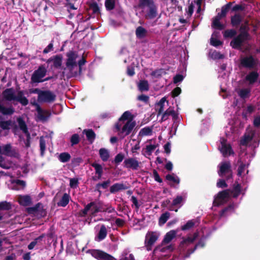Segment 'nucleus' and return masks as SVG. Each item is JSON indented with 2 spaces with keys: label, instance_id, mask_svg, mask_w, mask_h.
I'll use <instances>...</instances> for the list:
<instances>
[{
  "label": "nucleus",
  "instance_id": "nucleus-1",
  "mask_svg": "<svg viewBox=\"0 0 260 260\" xmlns=\"http://www.w3.org/2000/svg\"><path fill=\"white\" fill-rule=\"evenodd\" d=\"M4 99L7 101H16L20 103L22 106H25L28 104V99L24 96L22 90L17 92V95H15L14 89L13 88H7L2 92Z\"/></svg>",
  "mask_w": 260,
  "mask_h": 260
},
{
  "label": "nucleus",
  "instance_id": "nucleus-2",
  "mask_svg": "<svg viewBox=\"0 0 260 260\" xmlns=\"http://www.w3.org/2000/svg\"><path fill=\"white\" fill-rule=\"evenodd\" d=\"M122 123L117 122L115 124V127L117 132H119L118 135L122 138H124L125 137L129 135L134 129L136 125V122L135 121H127L126 122L121 128Z\"/></svg>",
  "mask_w": 260,
  "mask_h": 260
},
{
  "label": "nucleus",
  "instance_id": "nucleus-3",
  "mask_svg": "<svg viewBox=\"0 0 260 260\" xmlns=\"http://www.w3.org/2000/svg\"><path fill=\"white\" fill-rule=\"evenodd\" d=\"M148 7L149 10L146 15V18L153 19L157 16V7L153 0H139L138 7L139 8H143Z\"/></svg>",
  "mask_w": 260,
  "mask_h": 260
},
{
  "label": "nucleus",
  "instance_id": "nucleus-4",
  "mask_svg": "<svg viewBox=\"0 0 260 260\" xmlns=\"http://www.w3.org/2000/svg\"><path fill=\"white\" fill-rule=\"evenodd\" d=\"M240 66L246 69L253 70L257 66V60L252 55H249L241 57L240 60Z\"/></svg>",
  "mask_w": 260,
  "mask_h": 260
},
{
  "label": "nucleus",
  "instance_id": "nucleus-5",
  "mask_svg": "<svg viewBox=\"0 0 260 260\" xmlns=\"http://www.w3.org/2000/svg\"><path fill=\"white\" fill-rule=\"evenodd\" d=\"M47 72V69L44 65L40 66L38 69L32 73L30 78V82L31 83L42 82V78L46 76Z\"/></svg>",
  "mask_w": 260,
  "mask_h": 260
},
{
  "label": "nucleus",
  "instance_id": "nucleus-6",
  "mask_svg": "<svg viewBox=\"0 0 260 260\" xmlns=\"http://www.w3.org/2000/svg\"><path fill=\"white\" fill-rule=\"evenodd\" d=\"M90 210H91V215L92 216H94L97 213L100 212L99 202L93 201L87 204L83 210L79 211V216L81 217L86 216Z\"/></svg>",
  "mask_w": 260,
  "mask_h": 260
},
{
  "label": "nucleus",
  "instance_id": "nucleus-7",
  "mask_svg": "<svg viewBox=\"0 0 260 260\" xmlns=\"http://www.w3.org/2000/svg\"><path fill=\"white\" fill-rule=\"evenodd\" d=\"M219 169L218 171V175L223 177L225 174V178L227 180L232 178V171L231 170V164L230 161L221 162L219 165Z\"/></svg>",
  "mask_w": 260,
  "mask_h": 260
},
{
  "label": "nucleus",
  "instance_id": "nucleus-8",
  "mask_svg": "<svg viewBox=\"0 0 260 260\" xmlns=\"http://www.w3.org/2000/svg\"><path fill=\"white\" fill-rule=\"evenodd\" d=\"M56 95L51 90H42L40 96H38V101L40 103H51L56 100Z\"/></svg>",
  "mask_w": 260,
  "mask_h": 260
},
{
  "label": "nucleus",
  "instance_id": "nucleus-9",
  "mask_svg": "<svg viewBox=\"0 0 260 260\" xmlns=\"http://www.w3.org/2000/svg\"><path fill=\"white\" fill-rule=\"evenodd\" d=\"M250 38L246 36L245 34H239L235 36L230 42V46L233 49H239L241 48L245 41H248Z\"/></svg>",
  "mask_w": 260,
  "mask_h": 260
},
{
  "label": "nucleus",
  "instance_id": "nucleus-10",
  "mask_svg": "<svg viewBox=\"0 0 260 260\" xmlns=\"http://www.w3.org/2000/svg\"><path fill=\"white\" fill-rule=\"evenodd\" d=\"M67 57L66 64L67 68L70 70L72 71L75 67L77 66L76 59L78 57L77 53L74 51H70L66 54Z\"/></svg>",
  "mask_w": 260,
  "mask_h": 260
},
{
  "label": "nucleus",
  "instance_id": "nucleus-11",
  "mask_svg": "<svg viewBox=\"0 0 260 260\" xmlns=\"http://www.w3.org/2000/svg\"><path fill=\"white\" fill-rule=\"evenodd\" d=\"M0 154L16 158H18L20 157L18 150L15 148H12L10 144H7L3 146L2 149V152Z\"/></svg>",
  "mask_w": 260,
  "mask_h": 260
},
{
  "label": "nucleus",
  "instance_id": "nucleus-12",
  "mask_svg": "<svg viewBox=\"0 0 260 260\" xmlns=\"http://www.w3.org/2000/svg\"><path fill=\"white\" fill-rule=\"evenodd\" d=\"M63 57L61 54H57L51 56L48 58L46 62L49 64L51 62L52 64L50 66V68L52 69H60L62 66Z\"/></svg>",
  "mask_w": 260,
  "mask_h": 260
},
{
  "label": "nucleus",
  "instance_id": "nucleus-13",
  "mask_svg": "<svg viewBox=\"0 0 260 260\" xmlns=\"http://www.w3.org/2000/svg\"><path fill=\"white\" fill-rule=\"evenodd\" d=\"M31 104L36 107L37 117L40 120L46 121L51 116V112L49 111L43 110L36 102L31 103Z\"/></svg>",
  "mask_w": 260,
  "mask_h": 260
},
{
  "label": "nucleus",
  "instance_id": "nucleus-14",
  "mask_svg": "<svg viewBox=\"0 0 260 260\" xmlns=\"http://www.w3.org/2000/svg\"><path fill=\"white\" fill-rule=\"evenodd\" d=\"M91 253L93 257L98 260L115 259V258L111 255L100 250H93Z\"/></svg>",
  "mask_w": 260,
  "mask_h": 260
},
{
  "label": "nucleus",
  "instance_id": "nucleus-15",
  "mask_svg": "<svg viewBox=\"0 0 260 260\" xmlns=\"http://www.w3.org/2000/svg\"><path fill=\"white\" fill-rule=\"evenodd\" d=\"M225 17V16L221 14V12L218 13L216 16L212 18L211 27L219 30H223L225 28V25L220 22V20Z\"/></svg>",
  "mask_w": 260,
  "mask_h": 260
},
{
  "label": "nucleus",
  "instance_id": "nucleus-16",
  "mask_svg": "<svg viewBox=\"0 0 260 260\" xmlns=\"http://www.w3.org/2000/svg\"><path fill=\"white\" fill-rule=\"evenodd\" d=\"M225 17V16L221 14V12L218 13L216 16L212 18L211 27L219 30H223L225 28V25L220 22V20Z\"/></svg>",
  "mask_w": 260,
  "mask_h": 260
},
{
  "label": "nucleus",
  "instance_id": "nucleus-17",
  "mask_svg": "<svg viewBox=\"0 0 260 260\" xmlns=\"http://www.w3.org/2000/svg\"><path fill=\"white\" fill-rule=\"evenodd\" d=\"M157 239L158 236L154 232H149L147 234L145 240V245L147 250L149 251L151 249L152 246Z\"/></svg>",
  "mask_w": 260,
  "mask_h": 260
},
{
  "label": "nucleus",
  "instance_id": "nucleus-18",
  "mask_svg": "<svg viewBox=\"0 0 260 260\" xmlns=\"http://www.w3.org/2000/svg\"><path fill=\"white\" fill-rule=\"evenodd\" d=\"M140 162L135 158H126L123 162L124 167L127 169L137 170Z\"/></svg>",
  "mask_w": 260,
  "mask_h": 260
},
{
  "label": "nucleus",
  "instance_id": "nucleus-19",
  "mask_svg": "<svg viewBox=\"0 0 260 260\" xmlns=\"http://www.w3.org/2000/svg\"><path fill=\"white\" fill-rule=\"evenodd\" d=\"M226 140L224 138H222L221 140V147L220 148V151L224 156L234 154V151L232 150L231 145L229 144H226Z\"/></svg>",
  "mask_w": 260,
  "mask_h": 260
},
{
  "label": "nucleus",
  "instance_id": "nucleus-20",
  "mask_svg": "<svg viewBox=\"0 0 260 260\" xmlns=\"http://www.w3.org/2000/svg\"><path fill=\"white\" fill-rule=\"evenodd\" d=\"M108 231L105 225L102 224L101 226L100 229L95 237V240L98 242H100L104 240L107 237Z\"/></svg>",
  "mask_w": 260,
  "mask_h": 260
},
{
  "label": "nucleus",
  "instance_id": "nucleus-21",
  "mask_svg": "<svg viewBox=\"0 0 260 260\" xmlns=\"http://www.w3.org/2000/svg\"><path fill=\"white\" fill-rule=\"evenodd\" d=\"M128 188V185H126L122 183H116L110 187V192L111 193H115L121 190H126Z\"/></svg>",
  "mask_w": 260,
  "mask_h": 260
},
{
  "label": "nucleus",
  "instance_id": "nucleus-22",
  "mask_svg": "<svg viewBox=\"0 0 260 260\" xmlns=\"http://www.w3.org/2000/svg\"><path fill=\"white\" fill-rule=\"evenodd\" d=\"M242 17L239 13H235L231 17V24L233 27H237L242 21Z\"/></svg>",
  "mask_w": 260,
  "mask_h": 260
},
{
  "label": "nucleus",
  "instance_id": "nucleus-23",
  "mask_svg": "<svg viewBox=\"0 0 260 260\" xmlns=\"http://www.w3.org/2000/svg\"><path fill=\"white\" fill-rule=\"evenodd\" d=\"M241 191V185L238 182H235L233 185V188L230 189V193L233 198H236L240 195Z\"/></svg>",
  "mask_w": 260,
  "mask_h": 260
},
{
  "label": "nucleus",
  "instance_id": "nucleus-24",
  "mask_svg": "<svg viewBox=\"0 0 260 260\" xmlns=\"http://www.w3.org/2000/svg\"><path fill=\"white\" fill-rule=\"evenodd\" d=\"M177 232L175 230H171L168 232L165 236L161 244L164 245L169 243L176 235Z\"/></svg>",
  "mask_w": 260,
  "mask_h": 260
},
{
  "label": "nucleus",
  "instance_id": "nucleus-25",
  "mask_svg": "<svg viewBox=\"0 0 260 260\" xmlns=\"http://www.w3.org/2000/svg\"><path fill=\"white\" fill-rule=\"evenodd\" d=\"M259 74L256 71L250 72L245 77V80L249 82L250 84H254L258 79Z\"/></svg>",
  "mask_w": 260,
  "mask_h": 260
},
{
  "label": "nucleus",
  "instance_id": "nucleus-26",
  "mask_svg": "<svg viewBox=\"0 0 260 260\" xmlns=\"http://www.w3.org/2000/svg\"><path fill=\"white\" fill-rule=\"evenodd\" d=\"M83 133L86 135L88 141L90 144H92L96 138L94 132L92 129H85L83 130Z\"/></svg>",
  "mask_w": 260,
  "mask_h": 260
},
{
  "label": "nucleus",
  "instance_id": "nucleus-27",
  "mask_svg": "<svg viewBox=\"0 0 260 260\" xmlns=\"http://www.w3.org/2000/svg\"><path fill=\"white\" fill-rule=\"evenodd\" d=\"M18 201L19 203L23 206H27L31 203V199L28 195L19 196Z\"/></svg>",
  "mask_w": 260,
  "mask_h": 260
},
{
  "label": "nucleus",
  "instance_id": "nucleus-28",
  "mask_svg": "<svg viewBox=\"0 0 260 260\" xmlns=\"http://www.w3.org/2000/svg\"><path fill=\"white\" fill-rule=\"evenodd\" d=\"M198 235V232H195L193 233L192 236L188 237L186 238H183V240L180 243V246L184 245V244L188 245L190 244H192L197 238Z\"/></svg>",
  "mask_w": 260,
  "mask_h": 260
},
{
  "label": "nucleus",
  "instance_id": "nucleus-29",
  "mask_svg": "<svg viewBox=\"0 0 260 260\" xmlns=\"http://www.w3.org/2000/svg\"><path fill=\"white\" fill-rule=\"evenodd\" d=\"M134 115L132 114L129 111H126L124 112L119 118L118 122L120 123L121 122L124 121L125 120L134 121Z\"/></svg>",
  "mask_w": 260,
  "mask_h": 260
},
{
  "label": "nucleus",
  "instance_id": "nucleus-30",
  "mask_svg": "<svg viewBox=\"0 0 260 260\" xmlns=\"http://www.w3.org/2000/svg\"><path fill=\"white\" fill-rule=\"evenodd\" d=\"M254 137V133L251 132L247 134H245L240 141L241 145L246 146L250 142Z\"/></svg>",
  "mask_w": 260,
  "mask_h": 260
},
{
  "label": "nucleus",
  "instance_id": "nucleus-31",
  "mask_svg": "<svg viewBox=\"0 0 260 260\" xmlns=\"http://www.w3.org/2000/svg\"><path fill=\"white\" fill-rule=\"evenodd\" d=\"M237 32L235 29H227L222 31L223 37L225 39H232L236 36Z\"/></svg>",
  "mask_w": 260,
  "mask_h": 260
},
{
  "label": "nucleus",
  "instance_id": "nucleus-32",
  "mask_svg": "<svg viewBox=\"0 0 260 260\" xmlns=\"http://www.w3.org/2000/svg\"><path fill=\"white\" fill-rule=\"evenodd\" d=\"M91 166L95 169V174L98 175V179H101L103 174V168L101 165L93 162Z\"/></svg>",
  "mask_w": 260,
  "mask_h": 260
},
{
  "label": "nucleus",
  "instance_id": "nucleus-33",
  "mask_svg": "<svg viewBox=\"0 0 260 260\" xmlns=\"http://www.w3.org/2000/svg\"><path fill=\"white\" fill-rule=\"evenodd\" d=\"M111 180L108 179L107 180L104 181L102 183H99L95 185V191H98L100 194L101 193L102 191L100 190V188L102 187V188L106 189H107L109 185L111 184Z\"/></svg>",
  "mask_w": 260,
  "mask_h": 260
},
{
  "label": "nucleus",
  "instance_id": "nucleus-34",
  "mask_svg": "<svg viewBox=\"0 0 260 260\" xmlns=\"http://www.w3.org/2000/svg\"><path fill=\"white\" fill-rule=\"evenodd\" d=\"M147 34V30L141 26H138L136 29V36L139 39L145 38Z\"/></svg>",
  "mask_w": 260,
  "mask_h": 260
},
{
  "label": "nucleus",
  "instance_id": "nucleus-35",
  "mask_svg": "<svg viewBox=\"0 0 260 260\" xmlns=\"http://www.w3.org/2000/svg\"><path fill=\"white\" fill-rule=\"evenodd\" d=\"M218 34V32L214 31L210 38V44L214 47H217L223 44V42L213 37V36H217Z\"/></svg>",
  "mask_w": 260,
  "mask_h": 260
},
{
  "label": "nucleus",
  "instance_id": "nucleus-36",
  "mask_svg": "<svg viewBox=\"0 0 260 260\" xmlns=\"http://www.w3.org/2000/svg\"><path fill=\"white\" fill-rule=\"evenodd\" d=\"M70 199V195L67 193H64L60 201L58 202V206L63 207L66 206L69 203Z\"/></svg>",
  "mask_w": 260,
  "mask_h": 260
},
{
  "label": "nucleus",
  "instance_id": "nucleus-37",
  "mask_svg": "<svg viewBox=\"0 0 260 260\" xmlns=\"http://www.w3.org/2000/svg\"><path fill=\"white\" fill-rule=\"evenodd\" d=\"M17 121L18 123L19 127L20 129L25 134L28 133L29 132L28 131V128L25 123V122L23 120V119L21 117H18L17 119Z\"/></svg>",
  "mask_w": 260,
  "mask_h": 260
},
{
  "label": "nucleus",
  "instance_id": "nucleus-38",
  "mask_svg": "<svg viewBox=\"0 0 260 260\" xmlns=\"http://www.w3.org/2000/svg\"><path fill=\"white\" fill-rule=\"evenodd\" d=\"M99 155L103 161H106L110 157L109 152L104 148H101L99 150Z\"/></svg>",
  "mask_w": 260,
  "mask_h": 260
},
{
  "label": "nucleus",
  "instance_id": "nucleus-39",
  "mask_svg": "<svg viewBox=\"0 0 260 260\" xmlns=\"http://www.w3.org/2000/svg\"><path fill=\"white\" fill-rule=\"evenodd\" d=\"M138 87L139 90L141 92L148 91L149 89L148 82L146 80H140Z\"/></svg>",
  "mask_w": 260,
  "mask_h": 260
},
{
  "label": "nucleus",
  "instance_id": "nucleus-40",
  "mask_svg": "<svg viewBox=\"0 0 260 260\" xmlns=\"http://www.w3.org/2000/svg\"><path fill=\"white\" fill-rule=\"evenodd\" d=\"M230 189H225L221 191H219L217 194V200L223 201L225 199L229 198L230 196Z\"/></svg>",
  "mask_w": 260,
  "mask_h": 260
},
{
  "label": "nucleus",
  "instance_id": "nucleus-41",
  "mask_svg": "<svg viewBox=\"0 0 260 260\" xmlns=\"http://www.w3.org/2000/svg\"><path fill=\"white\" fill-rule=\"evenodd\" d=\"M165 179L168 181L172 182L177 184H179L180 183L179 178L174 173L172 174H167L166 176Z\"/></svg>",
  "mask_w": 260,
  "mask_h": 260
},
{
  "label": "nucleus",
  "instance_id": "nucleus-42",
  "mask_svg": "<svg viewBox=\"0 0 260 260\" xmlns=\"http://www.w3.org/2000/svg\"><path fill=\"white\" fill-rule=\"evenodd\" d=\"M71 158V156L68 152H62L61 153L59 156V160L63 163L68 162Z\"/></svg>",
  "mask_w": 260,
  "mask_h": 260
},
{
  "label": "nucleus",
  "instance_id": "nucleus-43",
  "mask_svg": "<svg viewBox=\"0 0 260 260\" xmlns=\"http://www.w3.org/2000/svg\"><path fill=\"white\" fill-rule=\"evenodd\" d=\"M45 237V234H42L38 237L36 238L34 241L31 242L28 245V249L29 250L32 249L38 242L42 241L43 239Z\"/></svg>",
  "mask_w": 260,
  "mask_h": 260
},
{
  "label": "nucleus",
  "instance_id": "nucleus-44",
  "mask_svg": "<svg viewBox=\"0 0 260 260\" xmlns=\"http://www.w3.org/2000/svg\"><path fill=\"white\" fill-rule=\"evenodd\" d=\"M152 133V128L149 126L145 127L142 128L139 133V135L140 136H150Z\"/></svg>",
  "mask_w": 260,
  "mask_h": 260
},
{
  "label": "nucleus",
  "instance_id": "nucleus-45",
  "mask_svg": "<svg viewBox=\"0 0 260 260\" xmlns=\"http://www.w3.org/2000/svg\"><path fill=\"white\" fill-rule=\"evenodd\" d=\"M40 155L42 157L44 156L46 150V141L43 137H41L39 140Z\"/></svg>",
  "mask_w": 260,
  "mask_h": 260
},
{
  "label": "nucleus",
  "instance_id": "nucleus-46",
  "mask_svg": "<svg viewBox=\"0 0 260 260\" xmlns=\"http://www.w3.org/2000/svg\"><path fill=\"white\" fill-rule=\"evenodd\" d=\"M250 93V90L248 88H244L241 89L238 92V95L239 96L243 99H245L249 97Z\"/></svg>",
  "mask_w": 260,
  "mask_h": 260
},
{
  "label": "nucleus",
  "instance_id": "nucleus-47",
  "mask_svg": "<svg viewBox=\"0 0 260 260\" xmlns=\"http://www.w3.org/2000/svg\"><path fill=\"white\" fill-rule=\"evenodd\" d=\"M249 26H248L246 24H241L239 28V34H245L246 36L249 38H250V35L249 33Z\"/></svg>",
  "mask_w": 260,
  "mask_h": 260
},
{
  "label": "nucleus",
  "instance_id": "nucleus-48",
  "mask_svg": "<svg viewBox=\"0 0 260 260\" xmlns=\"http://www.w3.org/2000/svg\"><path fill=\"white\" fill-rule=\"evenodd\" d=\"M105 6L107 11L113 10L115 7V0H106Z\"/></svg>",
  "mask_w": 260,
  "mask_h": 260
},
{
  "label": "nucleus",
  "instance_id": "nucleus-49",
  "mask_svg": "<svg viewBox=\"0 0 260 260\" xmlns=\"http://www.w3.org/2000/svg\"><path fill=\"white\" fill-rule=\"evenodd\" d=\"M209 55L211 58L214 60L222 59L224 57L223 54H221L219 52L216 50L210 52Z\"/></svg>",
  "mask_w": 260,
  "mask_h": 260
},
{
  "label": "nucleus",
  "instance_id": "nucleus-50",
  "mask_svg": "<svg viewBox=\"0 0 260 260\" xmlns=\"http://www.w3.org/2000/svg\"><path fill=\"white\" fill-rule=\"evenodd\" d=\"M41 206L42 204L38 203L35 206L28 208L27 211L29 214H34L35 216Z\"/></svg>",
  "mask_w": 260,
  "mask_h": 260
},
{
  "label": "nucleus",
  "instance_id": "nucleus-51",
  "mask_svg": "<svg viewBox=\"0 0 260 260\" xmlns=\"http://www.w3.org/2000/svg\"><path fill=\"white\" fill-rule=\"evenodd\" d=\"M167 101L166 98L163 97L160 99L159 102L157 103L158 106H159V108L158 110L157 115L161 114L164 110V105L165 102Z\"/></svg>",
  "mask_w": 260,
  "mask_h": 260
},
{
  "label": "nucleus",
  "instance_id": "nucleus-52",
  "mask_svg": "<svg viewBox=\"0 0 260 260\" xmlns=\"http://www.w3.org/2000/svg\"><path fill=\"white\" fill-rule=\"evenodd\" d=\"M183 201V198L181 196H178L176 197V198H175L172 204L171 205V206L170 208V210H174L173 207L175 206H177L179 204H180Z\"/></svg>",
  "mask_w": 260,
  "mask_h": 260
},
{
  "label": "nucleus",
  "instance_id": "nucleus-53",
  "mask_svg": "<svg viewBox=\"0 0 260 260\" xmlns=\"http://www.w3.org/2000/svg\"><path fill=\"white\" fill-rule=\"evenodd\" d=\"M124 158V155L122 153H118L114 158V159L112 161V162H114L116 164V165H118L122 161L123 159Z\"/></svg>",
  "mask_w": 260,
  "mask_h": 260
},
{
  "label": "nucleus",
  "instance_id": "nucleus-54",
  "mask_svg": "<svg viewBox=\"0 0 260 260\" xmlns=\"http://www.w3.org/2000/svg\"><path fill=\"white\" fill-rule=\"evenodd\" d=\"M12 124V121L10 120L7 121H0V127L3 129H9Z\"/></svg>",
  "mask_w": 260,
  "mask_h": 260
},
{
  "label": "nucleus",
  "instance_id": "nucleus-55",
  "mask_svg": "<svg viewBox=\"0 0 260 260\" xmlns=\"http://www.w3.org/2000/svg\"><path fill=\"white\" fill-rule=\"evenodd\" d=\"M238 162L240 163V165L238 168L237 175L238 176H241L245 169L246 165L242 161L241 159L238 160Z\"/></svg>",
  "mask_w": 260,
  "mask_h": 260
},
{
  "label": "nucleus",
  "instance_id": "nucleus-56",
  "mask_svg": "<svg viewBox=\"0 0 260 260\" xmlns=\"http://www.w3.org/2000/svg\"><path fill=\"white\" fill-rule=\"evenodd\" d=\"M170 217V213L168 212H166L161 214L159 219V223L160 224H165L167 221L168 220Z\"/></svg>",
  "mask_w": 260,
  "mask_h": 260
},
{
  "label": "nucleus",
  "instance_id": "nucleus-57",
  "mask_svg": "<svg viewBox=\"0 0 260 260\" xmlns=\"http://www.w3.org/2000/svg\"><path fill=\"white\" fill-rule=\"evenodd\" d=\"M232 5V3L230 2L228 4H226V5L223 6L221 7V14L225 15L226 17L228 12L229 11L230 9L231 8Z\"/></svg>",
  "mask_w": 260,
  "mask_h": 260
},
{
  "label": "nucleus",
  "instance_id": "nucleus-58",
  "mask_svg": "<svg viewBox=\"0 0 260 260\" xmlns=\"http://www.w3.org/2000/svg\"><path fill=\"white\" fill-rule=\"evenodd\" d=\"M89 9L92 11V13L98 14L100 13V9L98 4L96 2H93L89 5Z\"/></svg>",
  "mask_w": 260,
  "mask_h": 260
},
{
  "label": "nucleus",
  "instance_id": "nucleus-59",
  "mask_svg": "<svg viewBox=\"0 0 260 260\" xmlns=\"http://www.w3.org/2000/svg\"><path fill=\"white\" fill-rule=\"evenodd\" d=\"M174 249V248L172 245H170L163 247H157L156 248V250H159L161 252H165L168 251L171 252L173 251Z\"/></svg>",
  "mask_w": 260,
  "mask_h": 260
},
{
  "label": "nucleus",
  "instance_id": "nucleus-60",
  "mask_svg": "<svg viewBox=\"0 0 260 260\" xmlns=\"http://www.w3.org/2000/svg\"><path fill=\"white\" fill-rule=\"evenodd\" d=\"M172 109L173 108L169 107L165 112L162 113L161 119V121H166L168 119L169 116L171 115V114L172 113Z\"/></svg>",
  "mask_w": 260,
  "mask_h": 260
},
{
  "label": "nucleus",
  "instance_id": "nucleus-61",
  "mask_svg": "<svg viewBox=\"0 0 260 260\" xmlns=\"http://www.w3.org/2000/svg\"><path fill=\"white\" fill-rule=\"evenodd\" d=\"M194 225V222L193 220H188L186 224L181 226V230L186 231L191 229Z\"/></svg>",
  "mask_w": 260,
  "mask_h": 260
},
{
  "label": "nucleus",
  "instance_id": "nucleus-62",
  "mask_svg": "<svg viewBox=\"0 0 260 260\" xmlns=\"http://www.w3.org/2000/svg\"><path fill=\"white\" fill-rule=\"evenodd\" d=\"M70 141L72 146H74L78 144L80 142V138L79 135L77 134H73L71 137Z\"/></svg>",
  "mask_w": 260,
  "mask_h": 260
},
{
  "label": "nucleus",
  "instance_id": "nucleus-63",
  "mask_svg": "<svg viewBox=\"0 0 260 260\" xmlns=\"http://www.w3.org/2000/svg\"><path fill=\"white\" fill-rule=\"evenodd\" d=\"M11 209V205L10 203L6 202H0V210H9Z\"/></svg>",
  "mask_w": 260,
  "mask_h": 260
},
{
  "label": "nucleus",
  "instance_id": "nucleus-64",
  "mask_svg": "<svg viewBox=\"0 0 260 260\" xmlns=\"http://www.w3.org/2000/svg\"><path fill=\"white\" fill-rule=\"evenodd\" d=\"M46 214L47 212L46 210L43 208V205H42L35 216H37V218H40L45 217Z\"/></svg>",
  "mask_w": 260,
  "mask_h": 260
}]
</instances>
